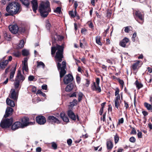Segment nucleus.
Returning a JSON list of instances; mask_svg holds the SVG:
<instances>
[{"instance_id": "obj_9", "label": "nucleus", "mask_w": 152, "mask_h": 152, "mask_svg": "<svg viewBox=\"0 0 152 152\" xmlns=\"http://www.w3.org/2000/svg\"><path fill=\"white\" fill-rule=\"evenodd\" d=\"M9 28L10 31L13 34H16L18 31V28L16 25H10Z\"/></svg>"}, {"instance_id": "obj_3", "label": "nucleus", "mask_w": 152, "mask_h": 152, "mask_svg": "<svg viewBox=\"0 0 152 152\" xmlns=\"http://www.w3.org/2000/svg\"><path fill=\"white\" fill-rule=\"evenodd\" d=\"M19 4L16 2L10 4L6 8V11L11 15L16 14L19 12Z\"/></svg>"}, {"instance_id": "obj_5", "label": "nucleus", "mask_w": 152, "mask_h": 152, "mask_svg": "<svg viewBox=\"0 0 152 152\" xmlns=\"http://www.w3.org/2000/svg\"><path fill=\"white\" fill-rule=\"evenodd\" d=\"M28 121L29 118L27 117H25L22 118L21 124L22 125L23 128L28 125H33L35 123L34 120H33V121L32 122H28Z\"/></svg>"}, {"instance_id": "obj_55", "label": "nucleus", "mask_w": 152, "mask_h": 152, "mask_svg": "<svg viewBox=\"0 0 152 152\" xmlns=\"http://www.w3.org/2000/svg\"><path fill=\"white\" fill-rule=\"evenodd\" d=\"M137 136L139 138H142V133L141 132H139L137 134Z\"/></svg>"}, {"instance_id": "obj_27", "label": "nucleus", "mask_w": 152, "mask_h": 152, "mask_svg": "<svg viewBox=\"0 0 152 152\" xmlns=\"http://www.w3.org/2000/svg\"><path fill=\"white\" fill-rule=\"evenodd\" d=\"M22 3L26 7H28L29 4V0H20Z\"/></svg>"}, {"instance_id": "obj_54", "label": "nucleus", "mask_w": 152, "mask_h": 152, "mask_svg": "<svg viewBox=\"0 0 152 152\" xmlns=\"http://www.w3.org/2000/svg\"><path fill=\"white\" fill-rule=\"evenodd\" d=\"M124 120L123 118H121L119 120L118 124H123L124 123Z\"/></svg>"}, {"instance_id": "obj_48", "label": "nucleus", "mask_w": 152, "mask_h": 152, "mask_svg": "<svg viewBox=\"0 0 152 152\" xmlns=\"http://www.w3.org/2000/svg\"><path fill=\"white\" fill-rule=\"evenodd\" d=\"M119 139V138L118 135H116L115 136L114 140H115V143H117L118 142Z\"/></svg>"}, {"instance_id": "obj_14", "label": "nucleus", "mask_w": 152, "mask_h": 152, "mask_svg": "<svg viewBox=\"0 0 152 152\" xmlns=\"http://www.w3.org/2000/svg\"><path fill=\"white\" fill-rule=\"evenodd\" d=\"M28 59L27 58H25L24 59V60L23 62V71H24L26 72H28V64H27Z\"/></svg>"}, {"instance_id": "obj_8", "label": "nucleus", "mask_w": 152, "mask_h": 152, "mask_svg": "<svg viewBox=\"0 0 152 152\" xmlns=\"http://www.w3.org/2000/svg\"><path fill=\"white\" fill-rule=\"evenodd\" d=\"M37 122L39 124L43 125L46 122V120L44 117L42 116H37L36 118Z\"/></svg>"}, {"instance_id": "obj_64", "label": "nucleus", "mask_w": 152, "mask_h": 152, "mask_svg": "<svg viewBox=\"0 0 152 152\" xmlns=\"http://www.w3.org/2000/svg\"><path fill=\"white\" fill-rule=\"evenodd\" d=\"M51 26V25L50 23H48L46 25V27L48 29H49L50 27Z\"/></svg>"}, {"instance_id": "obj_2", "label": "nucleus", "mask_w": 152, "mask_h": 152, "mask_svg": "<svg viewBox=\"0 0 152 152\" xmlns=\"http://www.w3.org/2000/svg\"><path fill=\"white\" fill-rule=\"evenodd\" d=\"M39 12L41 16L45 17L50 11L49 3L48 1L42 2L39 7Z\"/></svg>"}, {"instance_id": "obj_63", "label": "nucleus", "mask_w": 152, "mask_h": 152, "mask_svg": "<svg viewBox=\"0 0 152 152\" xmlns=\"http://www.w3.org/2000/svg\"><path fill=\"white\" fill-rule=\"evenodd\" d=\"M36 151L37 152H40L41 151V148L40 147H37L36 149Z\"/></svg>"}, {"instance_id": "obj_47", "label": "nucleus", "mask_w": 152, "mask_h": 152, "mask_svg": "<svg viewBox=\"0 0 152 152\" xmlns=\"http://www.w3.org/2000/svg\"><path fill=\"white\" fill-rule=\"evenodd\" d=\"M135 138L133 137H131L129 139L130 141L132 142H135Z\"/></svg>"}, {"instance_id": "obj_41", "label": "nucleus", "mask_w": 152, "mask_h": 152, "mask_svg": "<svg viewBox=\"0 0 152 152\" xmlns=\"http://www.w3.org/2000/svg\"><path fill=\"white\" fill-rule=\"evenodd\" d=\"M115 90V96H116V97H117V96H120V95L119 94V88H116Z\"/></svg>"}, {"instance_id": "obj_26", "label": "nucleus", "mask_w": 152, "mask_h": 152, "mask_svg": "<svg viewBox=\"0 0 152 152\" xmlns=\"http://www.w3.org/2000/svg\"><path fill=\"white\" fill-rule=\"evenodd\" d=\"M73 84L72 83H70L66 87V91L68 92L70 91L73 89Z\"/></svg>"}, {"instance_id": "obj_16", "label": "nucleus", "mask_w": 152, "mask_h": 152, "mask_svg": "<svg viewBox=\"0 0 152 152\" xmlns=\"http://www.w3.org/2000/svg\"><path fill=\"white\" fill-rule=\"evenodd\" d=\"M129 41V39L128 38L125 37L121 41L120 43V45L123 47H125L126 43Z\"/></svg>"}, {"instance_id": "obj_15", "label": "nucleus", "mask_w": 152, "mask_h": 152, "mask_svg": "<svg viewBox=\"0 0 152 152\" xmlns=\"http://www.w3.org/2000/svg\"><path fill=\"white\" fill-rule=\"evenodd\" d=\"M13 111V109L10 107H7L6 109L5 114L4 117L5 118L7 117L9 115H11Z\"/></svg>"}, {"instance_id": "obj_4", "label": "nucleus", "mask_w": 152, "mask_h": 152, "mask_svg": "<svg viewBox=\"0 0 152 152\" xmlns=\"http://www.w3.org/2000/svg\"><path fill=\"white\" fill-rule=\"evenodd\" d=\"M13 122L12 118L4 119L0 123V126L2 128H8Z\"/></svg>"}, {"instance_id": "obj_24", "label": "nucleus", "mask_w": 152, "mask_h": 152, "mask_svg": "<svg viewBox=\"0 0 152 152\" xmlns=\"http://www.w3.org/2000/svg\"><path fill=\"white\" fill-rule=\"evenodd\" d=\"M16 69V66L12 68L11 70L10 76V79H12L14 77Z\"/></svg>"}, {"instance_id": "obj_22", "label": "nucleus", "mask_w": 152, "mask_h": 152, "mask_svg": "<svg viewBox=\"0 0 152 152\" xmlns=\"http://www.w3.org/2000/svg\"><path fill=\"white\" fill-rule=\"evenodd\" d=\"M60 116L63 120L65 122H67L69 121L68 118L65 115L64 113L62 112L60 113Z\"/></svg>"}, {"instance_id": "obj_28", "label": "nucleus", "mask_w": 152, "mask_h": 152, "mask_svg": "<svg viewBox=\"0 0 152 152\" xmlns=\"http://www.w3.org/2000/svg\"><path fill=\"white\" fill-rule=\"evenodd\" d=\"M107 149L111 150L113 147L112 142L110 141H108L107 142Z\"/></svg>"}, {"instance_id": "obj_32", "label": "nucleus", "mask_w": 152, "mask_h": 152, "mask_svg": "<svg viewBox=\"0 0 152 152\" xmlns=\"http://www.w3.org/2000/svg\"><path fill=\"white\" fill-rule=\"evenodd\" d=\"M101 37L100 36H97L96 37V43L98 45H102V44L100 41Z\"/></svg>"}, {"instance_id": "obj_21", "label": "nucleus", "mask_w": 152, "mask_h": 152, "mask_svg": "<svg viewBox=\"0 0 152 152\" xmlns=\"http://www.w3.org/2000/svg\"><path fill=\"white\" fill-rule=\"evenodd\" d=\"M6 103L7 105L13 107L15 106V102L12 100L7 98L6 100Z\"/></svg>"}, {"instance_id": "obj_18", "label": "nucleus", "mask_w": 152, "mask_h": 152, "mask_svg": "<svg viewBox=\"0 0 152 152\" xmlns=\"http://www.w3.org/2000/svg\"><path fill=\"white\" fill-rule=\"evenodd\" d=\"M92 88L93 90L99 92H100L101 91V88L99 85H97L95 83H94L92 86Z\"/></svg>"}, {"instance_id": "obj_53", "label": "nucleus", "mask_w": 152, "mask_h": 152, "mask_svg": "<svg viewBox=\"0 0 152 152\" xmlns=\"http://www.w3.org/2000/svg\"><path fill=\"white\" fill-rule=\"evenodd\" d=\"M124 106L126 107V109H127L129 107V105L128 103L126 101H124Z\"/></svg>"}, {"instance_id": "obj_61", "label": "nucleus", "mask_w": 152, "mask_h": 152, "mask_svg": "<svg viewBox=\"0 0 152 152\" xmlns=\"http://www.w3.org/2000/svg\"><path fill=\"white\" fill-rule=\"evenodd\" d=\"M142 113L144 116H145L148 115V113L147 112L144 111L142 112Z\"/></svg>"}, {"instance_id": "obj_60", "label": "nucleus", "mask_w": 152, "mask_h": 152, "mask_svg": "<svg viewBox=\"0 0 152 152\" xmlns=\"http://www.w3.org/2000/svg\"><path fill=\"white\" fill-rule=\"evenodd\" d=\"M100 82V79L99 78H97L96 79V84H97V85H99Z\"/></svg>"}, {"instance_id": "obj_36", "label": "nucleus", "mask_w": 152, "mask_h": 152, "mask_svg": "<svg viewBox=\"0 0 152 152\" xmlns=\"http://www.w3.org/2000/svg\"><path fill=\"white\" fill-rule=\"evenodd\" d=\"M83 95V94L81 92H79L78 93L77 95L78 97V100L79 102H80L81 100Z\"/></svg>"}, {"instance_id": "obj_20", "label": "nucleus", "mask_w": 152, "mask_h": 152, "mask_svg": "<svg viewBox=\"0 0 152 152\" xmlns=\"http://www.w3.org/2000/svg\"><path fill=\"white\" fill-rule=\"evenodd\" d=\"M68 115L69 117L73 120L75 121L76 119V116L74 113L71 110H69Z\"/></svg>"}, {"instance_id": "obj_31", "label": "nucleus", "mask_w": 152, "mask_h": 152, "mask_svg": "<svg viewBox=\"0 0 152 152\" xmlns=\"http://www.w3.org/2000/svg\"><path fill=\"white\" fill-rule=\"evenodd\" d=\"M135 85L138 89L141 88L143 86V85L141 83L139 82L137 80H136L135 82Z\"/></svg>"}, {"instance_id": "obj_25", "label": "nucleus", "mask_w": 152, "mask_h": 152, "mask_svg": "<svg viewBox=\"0 0 152 152\" xmlns=\"http://www.w3.org/2000/svg\"><path fill=\"white\" fill-rule=\"evenodd\" d=\"M140 63V61H138L133 64L132 66V68L134 70H135L138 69L139 67V65Z\"/></svg>"}, {"instance_id": "obj_56", "label": "nucleus", "mask_w": 152, "mask_h": 152, "mask_svg": "<svg viewBox=\"0 0 152 152\" xmlns=\"http://www.w3.org/2000/svg\"><path fill=\"white\" fill-rule=\"evenodd\" d=\"M42 89L43 90H47V86L46 85H42Z\"/></svg>"}, {"instance_id": "obj_49", "label": "nucleus", "mask_w": 152, "mask_h": 152, "mask_svg": "<svg viewBox=\"0 0 152 152\" xmlns=\"http://www.w3.org/2000/svg\"><path fill=\"white\" fill-rule=\"evenodd\" d=\"M76 80L78 83H79L80 82V78L78 75H76Z\"/></svg>"}, {"instance_id": "obj_7", "label": "nucleus", "mask_w": 152, "mask_h": 152, "mask_svg": "<svg viewBox=\"0 0 152 152\" xmlns=\"http://www.w3.org/2000/svg\"><path fill=\"white\" fill-rule=\"evenodd\" d=\"M73 79L72 76L70 74H68L66 75L64 77V82L65 84H67L71 82Z\"/></svg>"}, {"instance_id": "obj_40", "label": "nucleus", "mask_w": 152, "mask_h": 152, "mask_svg": "<svg viewBox=\"0 0 152 152\" xmlns=\"http://www.w3.org/2000/svg\"><path fill=\"white\" fill-rule=\"evenodd\" d=\"M13 54L16 57H18L20 55V53L18 51H17L13 53Z\"/></svg>"}, {"instance_id": "obj_59", "label": "nucleus", "mask_w": 152, "mask_h": 152, "mask_svg": "<svg viewBox=\"0 0 152 152\" xmlns=\"http://www.w3.org/2000/svg\"><path fill=\"white\" fill-rule=\"evenodd\" d=\"M106 113H104L103 115L102 118H101V120L104 121L105 120Z\"/></svg>"}, {"instance_id": "obj_12", "label": "nucleus", "mask_w": 152, "mask_h": 152, "mask_svg": "<svg viewBox=\"0 0 152 152\" xmlns=\"http://www.w3.org/2000/svg\"><path fill=\"white\" fill-rule=\"evenodd\" d=\"M115 107L118 109L119 107L121 101L120 99V96H117L115 99Z\"/></svg>"}, {"instance_id": "obj_33", "label": "nucleus", "mask_w": 152, "mask_h": 152, "mask_svg": "<svg viewBox=\"0 0 152 152\" xmlns=\"http://www.w3.org/2000/svg\"><path fill=\"white\" fill-rule=\"evenodd\" d=\"M29 53V51L26 49H24L22 51V54L23 56H28Z\"/></svg>"}, {"instance_id": "obj_10", "label": "nucleus", "mask_w": 152, "mask_h": 152, "mask_svg": "<svg viewBox=\"0 0 152 152\" xmlns=\"http://www.w3.org/2000/svg\"><path fill=\"white\" fill-rule=\"evenodd\" d=\"M19 128H23L22 125L21 123L18 121L15 122L12 126V129L13 130H15Z\"/></svg>"}, {"instance_id": "obj_43", "label": "nucleus", "mask_w": 152, "mask_h": 152, "mask_svg": "<svg viewBox=\"0 0 152 152\" xmlns=\"http://www.w3.org/2000/svg\"><path fill=\"white\" fill-rule=\"evenodd\" d=\"M69 15L72 18H74L75 17V15L74 14V13L73 11H71L69 12Z\"/></svg>"}, {"instance_id": "obj_50", "label": "nucleus", "mask_w": 152, "mask_h": 152, "mask_svg": "<svg viewBox=\"0 0 152 152\" xmlns=\"http://www.w3.org/2000/svg\"><path fill=\"white\" fill-rule=\"evenodd\" d=\"M67 143L70 146L71 145V144L72 143V140L70 139H69L67 140Z\"/></svg>"}, {"instance_id": "obj_52", "label": "nucleus", "mask_w": 152, "mask_h": 152, "mask_svg": "<svg viewBox=\"0 0 152 152\" xmlns=\"http://www.w3.org/2000/svg\"><path fill=\"white\" fill-rule=\"evenodd\" d=\"M34 77L33 76L30 75L28 77V79L29 81H31L33 80Z\"/></svg>"}, {"instance_id": "obj_13", "label": "nucleus", "mask_w": 152, "mask_h": 152, "mask_svg": "<svg viewBox=\"0 0 152 152\" xmlns=\"http://www.w3.org/2000/svg\"><path fill=\"white\" fill-rule=\"evenodd\" d=\"M31 3L33 11L36 13L38 7L37 1L36 0H32L31 1Z\"/></svg>"}, {"instance_id": "obj_58", "label": "nucleus", "mask_w": 152, "mask_h": 152, "mask_svg": "<svg viewBox=\"0 0 152 152\" xmlns=\"http://www.w3.org/2000/svg\"><path fill=\"white\" fill-rule=\"evenodd\" d=\"M69 96L70 97H76V93L74 92L72 94H70Z\"/></svg>"}, {"instance_id": "obj_29", "label": "nucleus", "mask_w": 152, "mask_h": 152, "mask_svg": "<svg viewBox=\"0 0 152 152\" xmlns=\"http://www.w3.org/2000/svg\"><path fill=\"white\" fill-rule=\"evenodd\" d=\"M144 106L148 110H152V105L147 102H145L144 104Z\"/></svg>"}, {"instance_id": "obj_51", "label": "nucleus", "mask_w": 152, "mask_h": 152, "mask_svg": "<svg viewBox=\"0 0 152 152\" xmlns=\"http://www.w3.org/2000/svg\"><path fill=\"white\" fill-rule=\"evenodd\" d=\"M137 133L136 130L134 128H132V131L131 133V134H135Z\"/></svg>"}, {"instance_id": "obj_35", "label": "nucleus", "mask_w": 152, "mask_h": 152, "mask_svg": "<svg viewBox=\"0 0 152 152\" xmlns=\"http://www.w3.org/2000/svg\"><path fill=\"white\" fill-rule=\"evenodd\" d=\"M37 67H38L42 66L43 68H44L45 65L44 63L42 61H37Z\"/></svg>"}, {"instance_id": "obj_57", "label": "nucleus", "mask_w": 152, "mask_h": 152, "mask_svg": "<svg viewBox=\"0 0 152 152\" xmlns=\"http://www.w3.org/2000/svg\"><path fill=\"white\" fill-rule=\"evenodd\" d=\"M36 91V88L34 86H32L31 88V91L33 92H35Z\"/></svg>"}, {"instance_id": "obj_38", "label": "nucleus", "mask_w": 152, "mask_h": 152, "mask_svg": "<svg viewBox=\"0 0 152 152\" xmlns=\"http://www.w3.org/2000/svg\"><path fill=\"white\" fill-rule=\"evenodd\" d=\"M37 94H40L41 96L44 97H45L46 96L45 94V93H43L42 91L41 90H39L37 91Z\"/></svg>"}, {"instance_id": "obj_23", "label": "nucleus", "mask_w": 152, "mask_h": 152, "mask_svg": "<svg viewBox=\"0 0 152 152\" xmlns=\"http://www.w3.org/2000/svg\"><path fill=\"white\" fill-rule=\"evenodd\" d=\"M8 63V61L6 60L0 63V68L4 69L7 66Z\"/></svg>"}, {"instance_id": "obj_42", "label": "nucleus", "mask_w": 152, "mask_h": 152, "mask_svg": "<svg viewBox=\"0 0 152 152\" xmlns=\"http://www.w3.org/2000/svg\"><path fill=\"white\" fill-rule=\"evenodd\" d=\"M4 37L5 39L7 40H9L10 39V36H8V34L6 33L4 34Z\"/></svg>"}, {"instance_id": "obj_37", "label": "nucleus", "mask_w": 152, "mask_h": 152, "mask_svg": "<svg viewBox=\"0 0 152 152\" xmlns=\"http://www.w3.org/2000/svg\"><path fill=\"white\" fill-rule=\"evenodd\" d=\"M77 100L76 99L73 100L72 102L70 103V107H73L77 104Z\"/></svg>"}, {"instance_id": "obj_19", "label": "nucleus", "mask_w": 152, "mask_h": 152, "mask_svg": "<svg viewBox=\"0 0 152 152\" xmlns=\"http://www.w3.org/2000/svg\"><path fill=\"white\" fill-rule=\"evenodd\" d=\"M135 15L138 18L141 20L143 21L144 20V15L142 14L139 11H135Z\"/></svg>"}, {"instance_id": "obj_17", "label": "nucleus", "mask_w": 152, "mask_h": 152, "mask_svg": "<svg viewBox=\"0 0 152 152\" xmlns=\"http://www.w3.org/2000/svg\"><path fill=\"white\" fill-rule=\"evenodd\" d=\"M15 79H18L20 82H22L24 80L25 77L21 74L20 71H18Z\"/></svg>"}, {"instance_id": "obj_11", "label": "nucleus", "mask_w": 152, "mask_h": 152, "mask_svg": "<svg viewBox=\"0 0 152 152\" xmlns=\"http://www.w3.org/2000/svg\"><path fill=\"white\" fill-rule=\"evenodd\" d=\"M48 120L49 123H54L57 124L60 123L59 120L56 117L53 116H50L48 117Z\"/></svg>"}, {"instance_id": "obj_1", "label": "nucleus", "mask_w": 152, "mask_h": 152, "mask_svg": "<svg viewBox=\"0 0 152 152\" xmlns=\"http://www.w3.org/2000/svg\"><path fill=\"white\" fill-rule=\"evenodd\" d=\"M64 44H62L61 45H57L56 47H52L51 48V54H54L56 51V55L55 56L56 61L58 62L57 64V66L58 69H61L60 72V77L61 79L66 74V71L65 70L66 68V62L63 61L62 64L59 62H60L62 60V58L63 57V54L64 49Z\"/></svg>"}, {"instance_id": "obj_6", "label": "nucleus", "mask_w": 152, "mask_h": 152, "mask_svg": "<svg viewBox=\"0 0 152 152\" xmlns=\"http://www.w3.org/2000/svg\"><path fill=\"white\" fill-rule=\"evenodd\" d=\"M18 95V93L15 92V90L14 89H12L10 91L9 95V97L14 100H17Z\"/></svg>"}, {"instance_id": "obj_30", "label": "nucleus", "mask_w": 152, "mask_h": 152, "mask_svg": "<svg viewBox=\"0 0 152 152\" xmlns=\"http://www.w3.org/2000/svg\"><path fill=\"white\" fill-rule=\"evenodd\" d=\"M20 82V81L18 80V79H15V81L14 82V86L16 89H17L18 88Z\"/></svg>"}, {"instance_id": "obj_44", "label": "nucleus", "mask_w": 152, "mask_h": 152, "mask_svg": "<svg viewBox=\"0 0 152 152\" xmlns=\"http://www.w3.org/2000/svg\"><path fill=\"white\" fill-rule=\"evenodd\" d=\"M25 31V29L24 27L18 28V31L21 32H24Z\"/></svg>"}, {"instance_id": "obj_34", "label": "nucleus", "mask_w": 152, "mask_h": 152, "mask_svg": "<svg viewBox=\"0 0 152 152\" xmlns=\"http://www.w3.org/2000/svg\"><path fill=\"white\" fill-rule=\"evenodd\" d=\"M24 42L23 40H21L20 42V43L18 45V48H21L24 46Z\"/></svg>"}, {"instance_id": "obj_62", "label": "nucleus", "mask_w": 152, "mask_h": 152, "mask_svg": "<svg viewBox=\"0 0 152 152\" xmlns=\"http://www.w3.org/2000/svg\"><path fill=\"white\" fill-rule=\"evenodd\" d=\"M90 84L89 81L87 80H86V83L85 84V86L86 87H88Z\"/></svg>"}, {"instance_id": "obj_39", "label": "nucleus", "mask_w": 152, "mask_h": 152, "mask_svg": "<svg viewBox=\"0 0 152 152\" xmlns=\"http://www.w3.org/2000/svg\"><path fill=\"white\" fill-rule=\"evenodd\" d=\"M131 26H128L124 27V31L126 33H128L130 31V29L131 28Z\"/></svg>"}, {"instance_id": "obj_46", "label": "nucleus", "mask_w": 152, "mask_h": 152, "mask_svg": "<svg viewBox=\"0 0 152 152\" xmlns=\"http://www.w3.org/2000/svg\"><path fill=\"white\" fill-rule=\"evenodd\" d=\"M61 11V8L59 7H57L56 9L54 10V12H58L60 13Z\"/></svg>"}, {"instance_id": "obj_45", "label": "nucleus", "mask_w": 152, "mask_h": 152, "mask_svg": "<svg viewBox=\"0 0 152 152\" xmlns=\"http://www.w3.org/2000/svg\"><path fill=\"white\" fill-rule=\"evenodd\" d=\"M52 146L54 149H56L57 148V144L54 142L52 143Z\"/></svg>"}]
</instances>
